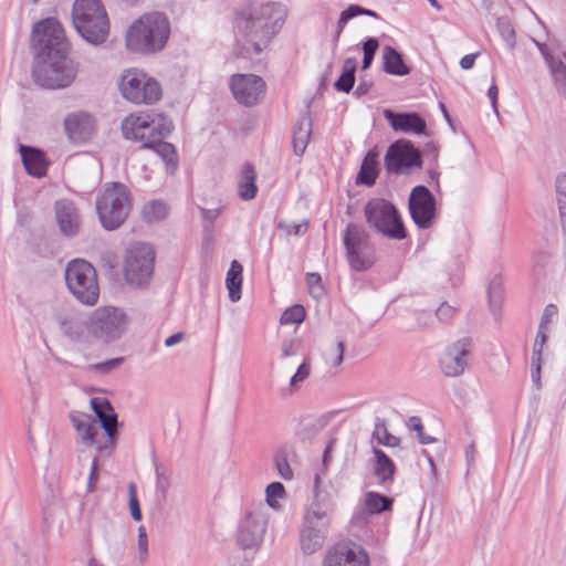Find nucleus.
<instances>
[{
    "mask_svg": "<svg viewBox=\"0 0 566 566\" xmlns=\"http://www.w3.org/2000/svg\"><path fill=\"white\" fill-rule=\"evenodd\" d=\"M55 216L59 229L63 235L72 238L80 232L82 219L74 202L66 199L56 201Z\"/></svg>",
    "mask_w": 566,
    "mask_h": 566,
    "instance_id": "5701e85b",
    "label": "nucleus"
},
{
    "mask_svg": "<svg viewBox=\"0 0 566 566\" xmlns=\"http://www.w3.org/2000/svg\"><path fill=\"white\" fill-rule=\"evenodd\" d=\"M318 483L319 476L315 475L314 492L316 501L304 516L300 535L301 549L306 555H312L323 547L329 525L327 512L318 503Z\"/></svg>",
    "mask_w": 566,
    "mask_h": 566,
    "instance_id": "1a4fd4ad",
    "label": "nucleus"
},
{
    "mask_svg": "<svg viewBox=\"0 0 566 566\" xmlns=\"http://www.w3.org/2000/svg\"><path fill=\"white\" fill-rule=\"evenodd\" d=\"M128 505L130 510L132 517L139 522L143 518V514L139 507V502L136 494V485L134 483H129L128 485Z\"/></svg>",
    "mask_w": 566,
    "mask_h": 566,
    "instance_id": "09e8293b",
    "label": "nucleus"
},
{
    "mask_svg": "<svg viewBox=\"0 0 566 566\" xmlns=\"http://www.w3.org/2000/svg\"><path fill=\"white\" fill-rule=\"evenodd\" d=\"M96 213L102 227L107 231L118 229L127 219L132 209L128 188L120 182H108L97 196Z\"/></svg>",
    "mask_w": 566,
    "mask_h": 566,
    "instance_id": "39448f33",
    "label": "nucleus"
},
{
    "mask_svg": "<svg viewBox=\"0 0 566 566\" xmlns=\"http://www.w3.org/2000/svg\"><path fill=\"white\" fill-rule=\"evenodd\" d=\"M321 275L318 273H307L306 275V282L310 287L311 293H315L318 291L319 293L323 292V287L321 285Z\"/></svg>",
    "mask_w": 566,
    "mask_h": 566,
    "instance_id": "680f3d73",
    "label": "nucleus"
},
{
    "mask_svg": "<svg viewBox=\"0 0 566 566\" xmlns=\"http://www.w3.org/2000/svg\"><path fill=\"white\" fill-rule=\"evenodd\" d=\"M172 122L169 117L154 111L130 114L122 122V134L126 139L142 143L145 148L157 134L172 130Z\"/></svg>",
    "mask_w": 566,
    "mask_h": 566,
    "instance_id": "6e6552de",
    "label": "nucleus"
},
{
    "mask_svg": "<svg viewBox=\"0 0 566 566\" xmlns=\"http://www.w3.org/2000/svg\"><path fill=\"white\" fill-rule=\"evenodd\" d=\"M384 117L395 132L428 135L426 120L416 112H395L391 109H385Z\"/></svg>",
    "mask_w": 566,
    "mask_h": 566,
    "instance_id": "412c9836",
    "label": "nucleus"
},
{
    "mask_svg": "<svg viewBox=\"0 0 566 566\" xmlns=\"http://www.w3.org/2000/svg\"><path fill=\"white\" fill-rule=\"evenodd\" d=\"M90 403L96 417L112 409V403L107 398L94 397L91 399Z\"/></svg>",
    "mask_w": 566,
    "mask_h": 566,
    "instance_id": "603ef678",
    "label": "nucleus"
},
{
    "mask_svg": "<svg viewBox=\"0 0 566 566\" xmlns=\"http://www.w3.org/2000/svg\"><path fill=\"white\" fill-rule=\"evenodd\" d=\"M536 45L549 69L555 62H560L563 60L560 56L553 55L546 44L536 42Z\"/></svg>",
    "mask_w": 566,
    "mask_h": 566,
    "instance_id": "bf43d9fd",
    "label": "nucleus"
},
{
    "mask_svg": "<svg viewBox=\"0 0 566 566\" xmlns=\"http://www.w3.org/2000/svg\"><path fill=\"white\" fill-rule=\"evenodd\" d=\"M118 87L122 96L134 104H155L163 96L159 82L137 69L124 71Z\"/></svg>",
    "mask_w": 566,
    "mask_h": 566,
    "instance_id": "9b49d317",
    "label": "nucleus"
},
{
    "mask_svg": "<svg viewBox=\"0 0 566 566\" xmlns=\"http://www.w3.org/2000/svg\"><path fill=\"white\" fill-rule=\"evenodd\" d=\"M129 317L116 306H99L87 319V332L97 340L112 343L119 339L127 331Z\"/></svg>",
    "mask_w": 566,
    "mask_h": 566,
    "instance_id": "0eeeda50",
    "label": "nucleus"
},
{
    "mask_svg": "<svg viewBox=\"0 0 566 566\" xmlns=\"http://www.w3.org/2000/svg\"><path fill=\"white\" fill-rule=\"evenodd\" d=\"M97 471H98V462H97V458H94L92 465H91V471H90L88 481H87V491L88 492L95 491V484L98 480Z\"/></svg>",
    "mask_w": 566,
    "mask_h": 566,
    "instance_id": "052dcab7",
    "label": "nucleus"
},
{
    "mask_svg": "<svg viewBox=\"0 0 566 566\" xmlns=\"http://www.w3.org/2000/svg\"><path fill=\"white\" fill-rule=\"evenodd\" d=\"M34 54L32 78L45 90L71 86L77 75V64L70 57L71 44L56 18L36 22L31 34Z\"/></svg>",
    "mask_w": 566,
    "mask_h": 566,
    "instance_id": "f257e3e1",
    "label": "nucleus"
},
{
    "mask_svg": "<svg viewBox=\"0 0 566 566\" xmlns=\"http://www.w3.org/2000/svg\"><path fill=\"white\" fill-rule=\"evenodd\" d=\"M305 308L301 304H295L286 308L281 315V324H300L305 318Z\"/></svg>",
    "mask_w": 566,
    "mask_h": 566,
    "instance_id": "a19ab883",
    "label": "nucleus"
},
{
    "mask_svg": "<svg viewBox=\"0 0 566 566\" xmlns=\"http://www.w3.org/2000/svg\"><path fill=\"white\" fill-rule=\"evenodd\" d=\"M279 227L281 229H285L287 234L300 235L307 231L308 224L306 221L293 224H284L283 222H280Z\"/></svg>",
    "mask_w": 566,
    "mask_h": 566,
    "instance_id": "4d7b16f0",
    "label": "nucleus"
},
{
    "mask_svg": "<svg viewBox=\"0 0 566 566\" xmlns=\"http://www.w3.org/2000/svg\"><path fill=\"white\" fill-rule=\"evenodd\" d=\"M266 502L271 507H276V499H281L285 494L284 486L281 482H272L266 486L265 490Z\"/></svg>",
    "mask_w": 566,
    "mask_h": 566,
    "instance_id": "de8ad7c7",
    "label": "nucleus"
},
{
    "mask_svg": "<svg viewBox=\"0 0 566 566\" xmlns=\"http://www.w3.org/2000/svg\"><path fill=\"white\" fill-rule=\"evenodd\" d=\"M312 134V119L310 116H302L297 119L293 129V149L295 155L304 154Z\"/></svg>",
    "mask_w": 566,
    "mask_h": 566,
    "instance_id": "cd10ccee",
    "label": "nucleus"
},
{
    "mask_svg": "<svg viewBox=\"0 0 566 566\" xmlns=\"http://www.w3.org/2000/svg\"><path fill=\"white\" fill-rule=\"evenodd\" d=\"M374 453V473L378 479V482L382 485H387L394 482L396 474V465L394 461L378 448L373 449Z\"/></svg>",
    "mask_w": 566,
    "mask_h": 566,
    "instance_id": "bb28decb",
    "label": "nucleus"
},
{
    "mask_svg": "<svg viewBox=\"0 0 566 566\" xmlns=\"http://www.w3.org/2000/svg\"><path fill=\"white\" fill-rule=\"evenodd\" d=\"M170 36V21L164 12H146L136 19L125 35L126 48L134 53L161 52Z\"/></svg>",
    "mask_w": 566,
    "mask_h": 566,
    "instance_id": "7ed1b4c3",
    "label": "nucleus"
},
{
    "mask_svg": "<svg viewBox=\"0 0 566 566\" xmlns=\"http://www.w3.org/2000/svg\"><path fill=\"white\" fill-rule=\"evenodd\" d=\"M541 361L542 358H532L531 378L536 387L541 384Z\"/></svg>",
    "mask_w": 566,
    "mask_h": 566,
    "instance_id": "0e129e2a",
    "label": "nucleus"
},
{
    "mask_svg": "<svg viewBox=\"0 0 566 566\" xmlns=\"http://www.w3.org/2000/svg\"><path fill=\"white\" fill-rule=\"evenodd\" d=\"M560 62H555L549 69L558 93L566 99V53Z\"/></svg>",
    "mask_w": 566,
    "mask_h": 566,
    "instance_id": "4c0bfd02",
    "label": "nucleus"
},
{
    "mask_svg": "<svg viewBox=\"0 0 566 566\" xmlns=\"http://www.w3.org/2000/svg\"><path fill=\"white\" fill-rule=\"evenodd\" d=\"M169 212L166 202L160 199H154L146 202L142 209L143 219L146 222H157L164 220Z\"/></svg>",
    "mask_w": 566,
    "mask_h": 566,
    "instance_id": "473e14b6",
    "label": "nucleus"
},
{
    "mask_svg": "<svg viewBox=\"0 0 566 566\" xmlns=\"http://www.w3.org/2000/svg\"><path fill=\"white\" fill-rule=\"evenodd\" d=\"M148 554V538L144 526L138 527V555L142 563L146 560Z\"/></svg>",
    "mask_w": 566,
    "mask_h": 566,
    "instance_id": "864d4df0",
    "label": "nucleus"
},
{
    "mask_svg": "<svg viewBox=\"0 0 566 566\" xmlns=\"http://www.w3.org/2000/svg\"><path fill=\"white\" fill-rule=\"evenodd\" d=\"M373 87V82L361 78L354 92L357 97L365 96Z\"/></svg>",
    "mask_w": 566,
    "mask_h": 566,
    "instance_id": "69168bd1",
    "label": "nucleus"
},
{
    "mask_svg": "<svg viewBox=\"0 0 566 566\" xmlns=\"http://www.w3.org/2000/svg\"><path fill=\"white\" fill-rule=\"evenodd\" d=\"M312 366L308 359H304L295 374L291 377L290 386L297 389L311 375Z\"/></svg>",
    "mask_w": 566,
    "mask_h": 566,
    "instance_id": "37998d69",
    "label": "nucleus"
},
{
    "mask_svg": "<svg viewBox=\"0 0 566 566\" xmlns=\"http://www.w3.org/2000/svg\"><path fill=\"white\" fill-rule=\"evenodd\" d=\"M360 6L359 4H350L345 10L342 11V22L348 23L352 19L360 15Z\"/></svg>",
    "mask_w": 566,
    "mask_h": 566,
    "instance_id": "e2e57ef3",
    "label": "nucleus"
},
{
    "mask_svg": "<svg viewBox=\"0 0 566 566\" xmlns=\"http://www.w3.org/2000/svg\"><path fill=\"white\" fill-rule=\"evenodd\" d=\"M367 223L384 237L403 240L407 231L396 207L385 199H373L364 209Z\"/></svg>",
    "mask_w": 566,
    "mask_h": 566,
    "instance_id": "9d476101",
    "label": "nucleus"
},
{
    "mask_svg": "<svg viewBox=\"0 0 566 566\" xmlns=\"http://www.w3.org/2000/svg\"><path fill=\"white\" fill-rule=\"evenodd\" d=\"M344 352H345V342L344 340H338L337 345H336V348H335L336 357L332 361V365L334 367H338L343 363V360H344Z\"/></svg>",
    "mask_w": 566,
    "mask_h": 566,
    "instance_id": "338daca9",
    "label": "nucleus"
},
{
    "mask_svg": "<svg viewBox=\"0 0 566 566\" xmlns=\"http://www.w3.org/2000/svg\"><path fill=\"white\" fill-rule=\"evenodd\" d=\"M557 314V306L554 304H548L544 308V312L541 317L539 322V329H548V325L551 323V319Z\"/></svg>",
    "mask_w": 566,
    "mask_h": 566,
    "instance_id": "6e6d98bb",
    "label": "nucleus"
},
{
    "mask_svg": "<svg viewBox=\"0 0 566 566\" xmlns=\"http://www.w3.org/2000/svg\"><path fill=\"white\" fill-rule=\"evenodd\" d=\"M374 436L379 444L385 447H397L400 443V438L391 434L386 427L385 421L378 420L375 426Z\"/></svg>",
    "mask_w": 566,
    "mask_h": 566,
    "instance_id": "58836bf2",
    "label": "nucleus"
},
{
    "mask_svg": "<svg viewBox=\"0 0 566 566\" xmlns=\"http://www.w3.org/2000/svg\"><path fill=\"white\" fill-rule=\"evenodd\" d=\"M70 420L81 438L82 443L86 446H94L98 451L107 450L104 448L103 437L96 426V421L86 413L72 411Z\"/></svg>",
    "mask_w": 566,
    "mask_h": 566,
    "instance_id": "4be33fe9",
    "label": "nucleus"
},
{
    "mask_svg": "<svg viewBox=\"0 0 566 566\" xmlns=\"http://www.w3.org/2000/svg\"><path fill=\"white\" fill-rule=\"evenodd\" d=\"M361 49L364 53L361 70L366 71L373 64L374 57L379 49V40L377 38H368L363 42Z\"/></svg>",
    "mask_w": 566,
    "mask_h": 566,
    "instance_id": "ea45409f",
    "label": "nucleus"
},
{
    "mask_svg": "<svg viewBox=\"0 0 566 566\" xmlns=\"http://www.w3.org/2000/svg\"><path fill=\"white\" fill-rule=\"evenodd\" d=\"M388 174L411 175L421 169L422 151L409 139H398L391 143L384 158Z\"/></svg>",
    "mask_w": 566,
    "mask_h": 566,
    "instance_id": "4468645a",
    "label": "nucleus"
},
{
    "mask_svg": "<svg viewBox=\"0 0 566 566\" xmlns=\"http://www.w3.org/2000/svg\"><path fill=\"white\" fill-rule=\"evenodd\" d=\"M392 502V499L377 492L370 491L365 494V509L371 515L389 511Z\"/></svg>",
    "mask_w": 566,
    "mask_h": 566,
    "instance_id": "72a5a7b5",
    "label": "nucleus"
},
{
    "mask_svg": "<svg viewBox=\"0 0 566 566\" xmlns=\"http://www.w3.org/2000/svg\"><path fill=\"white\" fill-rule=\"evenodd\" d=\"M123 361V357L112 358L102 363L93 364L90 366V369L101 374H108L112 370L118 368Z\"/></svg>",
    "mask_w": 566,
    "mask_h": 566,
    "instance_id": "8fccbe9b",
    "label": "nucleus"
},
{
    "mask_svg": "<svg viewBox=\"0 0 566 566\" xmlns=\"http://www.w3.org/2000/svg\"><path fill=\"white\" fill-rule=\"evenodd\" d=\"M155 251L148 243H136L126 251L124 277L134 287L146 286L153 276Z\"/></svg>",
    "mask_w": 566,
    "mask_h": 566,
    "instance_id": "ddd939ff",
    "label": "nucleus"
},
{
    "mask_svg": "<svg viewBox=\"0 0 566 566\" xmlns=\"http://www.w3.org/2000/svg\"><path fill=\"white\" fill-rule=\"evenodd\" d=\"M77 33L90 44L101 45L109 34V20L101 0H75L72 9Z\"/></svg>",
    "mask_w": 566,
    "mask_h": 566,
    "instance_id": "20e7f679",
    "label": "nucleus"
},
{
    "mask_svg": "<svg viewBox=\"0 0 566 566\" xmlns=\"http://www.w3.org/2000/svg\"><path fill=\"white\" fill-rule=\"evenodd\" d=\"M65 282L70 293L82 304L93 306L99 297L95 268L83 259L71 260L65 268Z\"/></svg>",
    "mask_w": 566,
    "mask_h": 566,
    "instance_id": "423d86ee",
    "label": "nucleus"
},
{
    "mask_svg": "<svg viewBox=\"0 0 566 566\" xmlns=\"http://www.w3.org/2000/svg\"><path fill=\"white\" fill-rule=\"evenodd\" d=\"M556 196L560 214H566V179H556Z\"/></svg>",
    "mask_w": 566,
    "mask_h": 566,
    "instance_id": "3c124183",
    "label": "nucleus"
},
{
    "mask_svg": "<svg viewBox=\"0 0 566 566\" xmlns=\"http://www.w3.org/2000/svg\"><path fill=\"white\" fill-rule=\"evenodd\" d=\"M454 311V307L451 305L442 303L436 311V316L440 322H449L452 318Z\"/></svg>",
    "mask_w": 566,
    "mask_h": 566,
    "instance_id": "13d9d810",
    "label": "nucleus"
},
{
    "mask_svg": "<svg viewBox=\"0 0 566 566\" xmlns=\"http://www.w3.org/2000/svg\"><path fill=\"white\" fill-rule=\"evenodd\" d=\"M382 70L385 73L395 76H406L411 72L402 54L390 45H386L382 51Z\"/></svg>",
    "mask_w": 566,
    "mask_h": 566,
    "instance_id": "a878e982",
    "label": "nucleus"
},
{
    "mask_svg": "<svg viewBox=\"0 0 566 566\" xmlns=\"http://www.w3.org/2000/svg\"><path fill=\"white\" fill-rule=\"evenodd\" d=\"M255 179H241L238 184V195L240 199L248 201L255 198L258 193V186Z\"/></svg>",
    "mask_w": 566,
    "mask_h": 566,
    "instance_id": "c03bdc74",
    "label": "nucleus"
},
{
    "mask_svg": "<svg viewBox=\"0 0 566 566\" xmlns=\"http://www.w3.org/2000/svg\"><path fill=\"white\" fill-rule=\"evenodd\" d=\"M62 333L73 342H85L88 336L87 322L80 317H69L60 321Z\"/></svg>",
    "mask_w": 566,
    "mask_h": 566,
    "instance_id": "c85d7f7f",
    "label": "nucleus"
},
{
    "mask_svg": "<svg viewBox=\"0 0 566 566\" xmlns=\"http://www.w3.org/2000/svg\"><path fill=\"white\" fill-rule=\"evenodd\" d=\"M268 518L262 510H253L245 514L238 526L237 542L243 549L258 548L266 531Z\"/></svg>",
    "mask_w": 566,
    "mask_h": 566,
    "instance_id": "a211bd4d",
    "label": "nucleus"
},
{
    "mask_svg": "<svg viewBox=\"0 0 566 566\" xmlns=\"http://www.w3.org/2000/svg\"><path fill=\"white\" fill-rule=\"evenodd\" d=\"M496 25L503 40L510 48H514L516 34L511 22L507 19H499Z\"/></svg>",
    "mask_w": 566,
    "mask_h": 566,
    "instance_id": "a18cd8bd",
    "label": "nucleus"
},
{
    "mask_svg": "<svg viewBox=\"0 0 566 566\" xmlns=\"http://www.w3.org/2000/svg\"><path fill=\"white\" fill-rule=\"evenodd\" d=\"M63 127L72 143L83 144L91 140L96 133V120L87 112H72L65 116Z\"/></svg>",
    "mask_w": 566,
    "mask_h": 566,
    "instance_id": "6ab92c4d",
    "label": "nucleus"
},
{
    "mask_svg": "<svg viewBox=\"0 0 566 566\" xmlns=\"http://www.w3.org/2000/svg\"><path fill=\"white\" fill-rule=\"evenodd\" d=\"M379 151L377 147H374L365 155L356 177H379Z\"/></svg>",
    "mask_w": 566,
    "mask_h": 566,
    "instance_id": "c9c22d12",
    "label": "nucleus"
},
{
    "mask_svg": "<svg viewBox=\"0 0 566 566\" xmlns=\"http://www.w3.org/2000/svg\"><path fill=\"white\" fill-rule=\"evenodd\" d=\"M234 99L244 106H253L264 96L266 84L255 74H233L229 82Z\"/></svg>",
    "mask_w": 566,
    "mask_h": 566,
    "instance_id": "f3484780",
    "label": "nucleus"
},
{
    "mask_svg": "<svg viewBox=\"0 0 566 566\" xmlns=\"http://www.w3.org/2000/svg\"><path fill=\"white\" fill-rule=\"evenodd\" d=\"M171 132H163L157 134L155 139H150L145 144V148L153 149L158 154L166 165V174L175 175L178 168V158L176 148L172 144L165 142L164 139L170 135Z\"/></svg>",
    "mask_w": 566,
    "mask_h": 566,
    "instance_id": "393cba45",
    "label": "nucleus"
},
{
    "mask_svg": "<svg viewBox=\"0 0 566 566\" xmlns=\"http://www.w3.org/2000/svg\"><path fill=\"white\" fill-rule=\"evenodd\" d=\"M489 304L493 312L500 310L503 300V281L501 276L495 275L488 286Z\"/></svg>",
    "mask_w": 566,
    "mask_h": 566,
    "instance_id": "e433bc0d",
    "label": "nucleus"
},
{
    "mask_svg": "<svg viewBox=\"0 0 566 566\" xmlns=\"http://www.w3.org/2000/svg\"><path fill=\"white\" fill-rule=\"evenodd\" d=\"M548 263L549 255L546 252L539 251L534 255L533 273L537 281L545 277Z\"/></svg>",
    "mask_w": 566,
    "mask_h": 566,
    "instance_id": "49530a36",
    "label": "nucleus"
},
{
    "mask_svg": "<svg viewBox=\"0 0 566 566\" xmlns=\"http://www.w3.org/2000/svg\"><path fill=\"white\" fill-rule=\"evenodd\" d=\"M357 61L355 57H347L344 61L343 71L339 77L334 82V88L338 92L349 93L355 84V74Z\"/></svg>",
    "mask_w": 566,
    "mask_h": 566,
    "instance_id": "c756f323",
    "label": "nucleus"
},
{
    "mask_svg": "<svg viewBox=\"0 0 566 566\" xmlns=\"http://www.w3.org/2000/svg\"><path fill=\"white\" fill-rule=\"evenodd\" d=\"M242 265L233 260L227 273L226 284L231 302H238L241 298L242 285Z\"/></svg>",
    "mask_w": 566,
    "mask_h": 566,
    "instance_id": "7c9ffc66",
    "label": "nucleus"
},
{
    "mask_svg": "<svg viewBox=\"0 0 566 566\" xmlns=\"http://www.w3.org/2000/svg\"><path fill=\"white\" fill-rule=\"evenodd\" d=\"M19 153L28 175L31 177H46L50 160L42 149L19 144Z\"/></svg>",
    "mask_w": 566,
    "mask_h": 566,
    "instance_id": "b1692460",
    "label": "nucleus"
},
{
    "mask_svg": "<svg viewBox=\"0 0 566 566\" xmlns=\"http://www.w3.org/2000/svg\"><path fill=\"white\" fill-rule=\"evenodd\" d=\"M479 53H471L467 54L460 60V66L463 70H471L474 66L475 60L478 57Z\"/></svg>",
    "mask_w": 566,
    "mask_h": 566,
    "instance_id": "774afa93",
    "label": "nucleus"
},
{
    "mask_svg": "<svg viewBox=\"0 0 566 566\" xmlns=\"http://www.w3.org/2000/svg\"><path fill=\"white\" fill-rule=\"evenodd\" d=\"M97 419L101 423V428L106 433V439L104 440L103 447L113 449L117 437V413L114 411V408L112 407L111 410L103 412L101 416L97 417Z\"/></svg>",
    "mask_w": 566,
    "mask_h": 566,
    "instance_id": "2f4dec72",
    "label": "nucleus"
},
{
    "mask_svg": "<svg viewBox=\"0 0 566 566\" xmlns=\"http://www.w3.org/2000/svg\"><path fill=\"white\" fill-rule=\"evenodd\" d=\"M284 9L275 2L251 3L235 13L237 35L260 54L284 24Z\"/></svg>",
    "mask_w": 566,
    "mask_h": 566,
    "instance_id": "f03ea898",
    "label": "nucleus"
},
{
    "mask_svg": "<svg viewBox=\"0 0 566 566\" xmlns=\"http://www.w3.org/2000/svg\"><path fill=\"white\" fill-rule=\"evenodd\" d=\"M325 424L323 419H304L300 422L295 434L301 441H312Z\"/></svg>",
    "mask_w": 566,
    "mask_h": 566,
    "instance_id": "f704fd0d",
    "label": "nucleus"
},
{
    "mask_svg": "<svg viewBox=\"0 0 566 566\" xmlns=\"http://www.w3.org/2000/svg\"><path fill=\"white\" fill-rule=\"evenodd\" d=\"M324 566H369V556L360 546L337 544L326 553Z\"/></svg>",
    "mask_w": 566,
    "mask_h": 566,
    "instance_id": "aec40b11",
    "label": "nucleus"
},
{
    "mask_svg": "<svg viewBox=\"0 0 566 566\" xmlns=\"http://www.w3.org/2000/svg\"><path fill=\"white\" fill-rule=\"evenodd\" d=\"M546 332H547L546 329L538 328L537 335L535 337L534 345H533L532 358H536V357L542 358V350L547 340Z\"/></svg>",
    "mask_w": 566,
    "mask_h": 566,
    "instance_id": "5fc2aeb1",
    "label": "nucleus"
},
{
    "mask_svg": "<svg viewBox=\"0 0 566 566\" xmlns=\"http://www.w3.org/2000/svg\"><path fill=\"white\" fill-rule=\"evenodd\" d=\"M274 463L280 476L284 480H291L293 478V470L291 469L287 454L284 450H279L274 455Z\"/></svg>",
    "mask_w": 566,
    "mask_h": 566,
    "instance_id": "79ce46f5",
    "label": "nucleus"
},
{
    "mask_svg": "<svg viewBox=\"0 0 566 566\" xmlns=\"http://www.w3.org/2000/svg\"><path fill=\"white\" fill-rule=\"evenodd\" d=\"M409 212L412 221L419 229H429L433 226L436 212V198L426 186H416L409 196Z\"/></svg>",
    "mask_w": 566,
    "mask_h": 566,
    "instance_id": "dca6fc26",
    "label": "nucleus"
},
{
    "mask_svg": "<svg viewBox=\"0 0 566 566\" xmlns=\"http://www.w3.org/2000/svg\"><path fill=\"white\" fill-rule=\"evenodd\" d=\"M343 242L348 264L354 271L364 272L374 265V247L363 226L349 223L343 233Z\"/></svg>",
    "mask_w": 566,
    "mask_h": 566,
    "instance_id": "f8f14e48",
    "label": "nucleus"
},
{
    "mask_svg": "<svg viewBox=\"0 0 566 566\" xmlns=\"http://www.w3.org/2000/svg\"><path fill=\"white\" fill-rule=\"evenodd\" d=\"M473 343L469 337L460 338L448 345L442 353L439 365L446 377L461 376L472 357Z\"/></svg>",
    "mask_w": 566,
    "mask_h": 566,
    "instance_id": "2eb2a0df",
    "label": "nucleus"
}]
</instances>
